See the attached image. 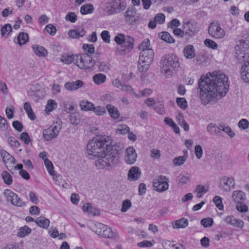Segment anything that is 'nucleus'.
<instances>
[{
  "mask_svg": "<svg viewBox=\"0 0 249 249\" xmlns=\"http://www.w3.org/2000/svg\"><path fill=\"white\" fill-rule=\"evenodd\" d=\"M228 78L220 71H214L202 75L198 80V88L202 104L207 105L215 98L224 96L228 91Z\"/></svg>",
  "mask_w": 249,
  "mask_h": 249,
  "instance_id": "1",
  "label": "nucleus"
},
{
  "mask_svg": "<svg viewBox=\"0 0 249 249\" xmlns=\"http://www.w3.org/2000/svg\"><path fill=\"white\" fill-rule=\"evenodd\" d=\"M112 140L108 136H96L89 141L87 145V153L89 159L94 160L103 155L106 149L110 148Z\"/></svg>",
  "mask_w": 249,
  "mask_h": 249,
  "instance_id": "2",
  "label": "nucleus"
},
{
  "mask_svg": "<svg viewBox=\"0 0 249 249\" xmlns=\"http://www.w3.org/2000/svg\"><path fill=\"white\" fill-rule=\"evenodd\" d=\"M110 148L106 149L103 156L96 160L95 163L96 166L99 168H106L114 165L117 163L119 155L123 152V145L120 143H116L109 146Z\"/></svg>",
  "mask_w": 249,
  "mask_h": 249,
  "instance_id": "3",
  "label": "nucleus"
},
{
  "mask_svg": "<svg viewBox=\"0 0 249 249\" xmlns=\"http://www.w3.org/2000/svg\"><path fill=\"white\" fill-rule=\"evenodd\" d=\"M235 50V56L238 61L244 63L240 70L241 78L244 82L249 83V46L242 40Z\"/></svg>",
  "mask_w": 249,
  "mask_h": 249,
  "instance_id": "4",
  "label": "nucleus"
},
{
  "mask_svg": "<svg viewBox=\"0 0 249 249\" xmlns=\"http://www.w3.org/2000/svg\"><path fill=\"white\" fill-rule=\"evenodd\" d=\"M161 64L162 66L161 71L164 72L168 76L172 75L171 69L175 70L179 67V59L174 54H168L162 57Z\"/></svg>",
  "mask_w": 249,
  "mask_h": 249,
  "instance_id": "5",
  "label": "nucleus"
},
{
  "mask_svg": "<svg viewBox=\"0 0 249 249\" xmlns=\"http://www.w3.org/2000/svg\"><path fill=\"white\" fill-rule=\"evenodd\" d=\"M76 65L80 69L85 70L91 69L96 64V61L88 53L77 55Z\"/></svg>",
  "mask_w": 249,
  "mask_h": 249,
  "instance_id": "6",
  "label": "nucleus"
},
{
  "mask_svg": "<svg viewBox=\"0 0 249 249\" xmlns=\"http://www.w3.org/2000/svg\"><path fill=\"white\" fill-rule=\"evenodd\" d=\"M182 29L184 30L185 36L189 37L195 35L199 31L197 23L195 21H184L182 22Z\"/></svg>",
  "mask_w": 249,
  "mask_h": 249,
  "instance_id": "7",
  "label": "nucleus"
},
{
  "mask_svg": "<svg viewBox=\"0 0 249 249\" xmlns=\"http://www.w3.org/2000/svg\"><path fill=\"white\" fill-rule=\"evenodd\" d=\"M168 182L169 179L166 177L160 176L153 180V186L157 191L163 192L168 189Z\"/></svg>",
  "mask_w": 249,
  "mask_h": 249,
  "instance_id": "8",
  "label": "nucleus"
},
{
  "mask_svg": "<svg viewBox=\"0 0 249 249\" xmlns=\"http://www.w3.org/2000/svg\"><path fill=\"white\" fill-rule=\"evenodd\" d=\"M125 8L124 3L121 0H113L107 7V12L109 15L120 13Z\"/></svg>",
  "mask_w": 249,
  "mask_h": 249,
  "instance_id": "9",
  "label": "nucleus"
},
{
  "mask_svg": "<svg viewBox=\"0 0 249 249\" xmlns=\"http://www.w3.org/2000/svg\"><path fill=\"white\" fill-rule=\"evenodd\" d=\"M7 201H10L11 204L18 207H24L26 205L25 202H22L21 199L14 192L10 189H6L3 192Z\"/></svg>",
  "mask_w": 249,
  "mask_h": 249,
  "instance_id": "10",
  "label": "nucleus"
},
{
  "mask_svg": "<svg viewBox=\"0 0 249 249\" xmlns=\"http://www.w3.org/2000/svg\"><path fill=\"white\" fill-rule=\"evenodd\" d=\"M208 31L211 36L217 39L222 38L225 35V31L220 27L219 24L217 23H211Z\"/></svg>",
  "mask_w": 249,
  "mask_h": 249,
  "instance_id": "11",
  "label": "nucleus"
},
{
  "mask_svg": "<svg viewBox=\"0 0 249 249\" xmlns=\"http://www.w3.org/2000/svg\"><path fill=\"white\" fill-rule=\"evenodd\" d=\"M61 129V127L57 125V123L53 124L49 128L44 129L43 131V136L46 141H49L52 139L56 138Z\"/></svg>",
  "mask_w": 249,
  "mask_h": 249,
  "instance_id": "12",
  "label": "nucleus"
},
{
  "mask_svg": "<svg viewBox=\"0 0 249 249\" xmlns=\"http://www.w3.org/2000/svg\"><path fill=\"white\" fill-rule=\"evenodd\" d=\"M134 39L129 36H126L125 42L123 43L120 47H118V50L123 53H127L130 52L134 47Z\"/></svg>",
  "mask_w": 249,
  "mask_h": 249,
  "instance_id": "13",
  "label": "nucleus"
},
{
  "mask_svg": "<svg viewBox=\"0 0 249 249\" xmlns=\"http://www.w3.org/2000/svg\"><path fill=\"white\" fill-rule=\"evenodd\" d=\"M154 56V51L152 49L142 50L140 54L139 59L141 61L152 63Z\"/></svg>",
  "mask_w": 249,
  "mask_h": 249,
  "instance_id": "14",
  "label": "nucleus"
},
{
  "mask_svg": "<svg viewBox=\"0 0 249 249\" xmlns=\"http://www.w3.org/2000/svg\"><path fill=\"white\" fill-rule=\"evenodd\" d=\"M126 156L125 160L127 164H133L137 159V154L133 147H129L125 150Z\"/></svg>",
  "mask_w": 249,
  "mask_h": 249,
  "instance_id": "15",
  "label": "nucleus"
},
{
  "mask_svg": "<svg viewBox=\"0 0 249 249\" xmlns=\"http://www.w3.org/2000/svg\"><path fill=\"white\" fill-rule=\"evenodd\" d=\"M137 11L135 8L131 7H128L125 12V20L126 22H129L133 23L136 21V16Z\"/></svg>",
  "mask_w": 249,
  "mask_h": 249,
  "instance_id": "16",
  "label": "nucleus"
},
{
  "mask_svg": "<svg viewBox=\"0 0 249 249\" xmlns=\"http://www.w3.org/2000/svg\"><path fill=\"white\" fill-rule=\"evenodd\" d=\"M224 221L228 224L237 228H241L244 226V222L241 219L235 218L233 215H228L225 217Z\"/></svg>",
  "mask_w": 249,
  "mask_h": 249,
  "instance_id": "17",
  "label": "nucleus"
},
{
  "mask_svg": "<svg viewBox=\"0 0 249 249\" xmlns=\"http://www.w3.org/2000/svg\"><path fill=\"white\" fill-rule=\"evenodd\" d=\"M141 171L139 167L133 166L131 167L128 173V179L130 181L137 180L141 176Z\"/></svg>",
  "mask_w": 249,
  "mask_h": 249,
  "instance_id": "18",
  "label": "nucleus"
},
{
  "mask_svg": "<svg viewBox=\"0 0 249 249\" xmlns=\"http://www.w3.org/2000/svg\"><path fill=\"white\" fill-rule=\"evenodd\" d=\"M86 32L83 27H79L76 29L71 30L69 31L68 35L72 38H79L85 36Z\"/></svg>",
  "mask_w": 249,
  "mask_h": 249,
  "instance_id": "19",
  "label": "nucleus"
},
{
  "mask_svg": "<svg viewBox=\"0 0 249 249\" xmlns=\"http://www.w3.org/2000/svg\"><path fill=\"white\" fill-rule=\"evenodd\" d=\"M83 84L82 81L78 80L75 82H67L65 84L64 87L67 90L72 91L81 88Z\"/></svg>",
  "mask_w": 249,
  "mask_h": 249,
  "instance_id": "20",
  "label": "nucleus"
},
{
  "mask_svg": "<svg viewBox=\"0 0 249 249\" xmlns=\"http://www.w3.org/2000/svg\"><path fill=\"white\" fill-rule=\"evenodd\" d=\"M184 56L188 59L194 58L196 56L195 49L193 45L189 44L186 46L183 49Z\"/></svg>",
  "mask_w": 249,
  "mask_h": 249,
  "instance_id": "21",
  "label": "nucleus"
},
{
  "mask_svg": "<svg viewBox=\"0 0 249 249\" xmlns=\"http://www.w3.org/2000/svg\"><path fill=\"white\" fill-rule=\"evenodd\" d=\"M208 132L212 135L219 136L221 134L220 124L217 125L215 124L210 123L207 127Z\"/></svg>",
  "mask_w": 249,
  "mask_h": 249,
  "instance_id": "22",
  "label": "nucleus"
},
{
  "mask_svg": "<svg viewBox=\"0 0 249 249\" xmlns=\"http://www.w3.org/2000/svg\"><path fill=\"white\" fill-rule=\"evenodd\" d=\"M152 93V90L150 89H145L143 90L139 91V93H136L132 88V91H130V94L132 96L136 98H140L142 97H145L149 96Z\"/></svg>",
  "mask_w": 249,
  "mask_h": 249,
  "instance_id": "23",
  "label": "nucleus"
},
{
  "mask_svg": "<svg viewBox=\"0 0 249 249\" xmlns=\"http://www.w3.org/2000/svg\"><path fill=\"white\" fill-rule=\"evenodd\" d=\"M232 199L237 203L241 202L245 200V194L241 191H234L232 194Z\"/></svg>",
  "mask_w": 249,
  "mask_h": 249,
  "instance_id": "24",
  "label": "nucleus"
},
{
  "mask_svg": "<svg viewBox=\"0 0 249 249\" xmlns=\"http://www.w3.org/2000/svg\"><path fill=\"white\" fill-rule=\"evenodd\" d=\"M77 55H69L68 53H64L62 55L61 61L67 64L73 62L76 64V61L77 60Z\"/></svg>",
  "mask_w": 249,
  "mask_h": 249,
  "instance_id": "25",
  "label": "nucleus"
},
{
  "mask_svg": "<svg viewBox=\"0 0 249 249\" xmlns=\"http://www.w3.org/2000/svg\"><path fill=\"white\" fill-rule=\"evenodd\" d=\"M32 48L35 53L39 57H45L48 54L47 50L41 46L35 45Z\"/></svg>",
  "mask_w": 249,
  "mask_h": 249,
  "instance_id": "26",
  "label": "nucleus"
},
{
  "mask_svg": "<svg viewBox=\"0 0 249 249\" xmlns=\"http://www.w3.org/2000/svg\"><path fill=\"white\" fill-rule=\"evenodd\" d=\"M112 84L115 87L119 88L122 90L126 91L129 94L130 93V91H132L131 86L125 85V84L121 82L118 79H116L114 80H113L112 82Z\"/></svg>",
  "mask_w": 249,
  "mask_h": 249,
  "instance_id": "27",
  "label": "nucleus"
},
{
  "mask_svg": "<svg viewBox=\"0 0 249 249\" xmlns=\"http://www.w3.org/2000/svg\"><path fill=\"white\" fill-rule=\"evenodd\" d=\"M106 108L112 118L114 119L119 118L120 112L116 107L110 104H108L107 105Z\"/></svg>",
  "mask_w": 249,
  "mask_h": 249,
  "instance_id": "28",
  "label": "nucleus"
},
{
  "mask_svg": "<svg viewBox=\"0 0 249 249\" xmlns=\"http://www.w3.org/2000/svg\"><path fill=\"white\" fill-rule=\"evenodd\" d=\"M35 223L40 227L44 229H47L50 225L49 219L45 218L44 216H40L37 217Z\"/></svg>",
  "mask_w": 249,
  "mask_h": 249,
  "instance_id": "29",
  "label": "nucleus"
},
{
  "mask_svg": "<svg viewBox=\"0 0 249 249\" xmlns=\"http://www.w3.org/2000/svg\"><path fill=\"white\" fill-rule=\"evenodd\" d=\"M224 184L225 187L224 190L226 191H229L231 188H233L235 185V182L233 178L225 177L223 178Z\"/></svg>",
  "mask_w": 249,
  "mask_h": 249,
  "instance_id": "30",
  "label": "nucleus"
},
{
  "mask_svg": "<svg viewBox=\"0 0 249 249\" xmlns=\"http://www.w3.org/2000/svg\"><path fill=\"white\" fill-rule=\"evenodd\" d=\"M162 246L164 249H183L182 245H177L174 243V242L169 240H165L162 242Z\"/></svg>",
  "mask_w": 249,
  "mask_h": 249,
  "instance_id": "31",
  "label": "nucleus"
},
{
  "mask_svg": "<svg viewBox=\"0 0 249 249\" xmlns=\"http://www.w3.org/2000/svg\"><path fill=\"white\" fill-rule=\"evenodd\" d=\"M188 225V220L185 218H182L173 223V226L174 228L176 229L184 228L187 227Z\"/></svg>",
  "mask_w": 249,
  "mask_h": 249,
  "instance_id": "32",
  "label": "nucleus"
},
{
  "mask_svg": "<svg viewBox=\"0 0 249 249\" xmlns=\"http://www.w3.org/2000/svg\"><path fill=\"white\" fill-rule=\"evenodd\" d=\"M94 7L91 4L87 3L82 5L80 8V12L82 15L91 14L93 12Z\"/></svg>",
  "mask_w": 249,
  "mask_h": 249,
  "instance_id": "33",
  "label": "nucleus"
},
{
  "mask_svg": "<svg viewBox=\"0 0 249 249\" xmlns=\"http://www.w3.org/2000/svg\"><path fill=\"white\" fill-rule=\"evenodd\" d=\"M24 109L28 114V117L31 120H34L36 119V116L32 110L31 106L29 102H26L24 104Z\"/></svg>",
  "mask_w": 249,
  "mask_h": 249,
  "instance_id": "34",
  "label": "nucleus"
},
{
  "mask_svg": "<svg viewBox=\"0 0 249 249\" xmlns=\"http://www.w3.org/2000/svg\"><path fill=\"white\" fill-rule=\"evenodd\" d=\"M29 40L28 35L23 32L20 33L17 37V43L20 45L25 44Z\"/></svg>",
  "mask_w": 249,
  "mask_h": 249,
  "instance_id": "35",
  "label": "nucleus"
},
{
  "mask_svg": "<svg viewBox=\"0 0 249 249\" xmlns=\"http://www.w3.org/2000/svg\"><path fill=\"white\" fill-rule=\"evenodd\" d=\"M80 106L82 110L89 111L92 110L94 105L91 102L83 100L80 102Z\"/></svg>",
  "mask_w": 249,
  "mask_h": 249,
  "instance_id": "36",
  "label": "nucleus"
},
{
  "mask_svg": "<svg viewBox=\"0 0 249 249\" xmlns=\"http://www.w3.org/2000/svg\"><path fill=\"white\" fill-rule=\"evenodd\" d=\"M159 36L162 40L167 43H172L175 42V39L169 33L167 32H163L160 33L159 34Z\"/></svg>",
  "mask_w": 249,
  "mask_h": 249,
  "instance_id": "37",
  "label": "nucleus"
},
{
  "mask_svg": "<svg viewBox=\"0 0 249 249\" xmlns=\"http://www.w3.org/2000/svg\"><path fill=\"white\" fill-rule=\"evenodd\" d=\"M2 178L4 182L8 185H11L13 182V178L10 174L7 171H4L1 174Z\"/></svg>",
  "mask_w": 249,
  "mask_h": 249,
  "instance_id": "38",
  "label": "nucleus"
},
{
  "mask_svg": "<svg viewBox=\"0 0 249 249\" xmlns=\"http://www.w3.org/2000/svg\"><path fill=\"white\" fill-rule=\"evenodd\" d=\"M208 191L204 186L201 185H198L196 189V197L197 198L201 197L205 194Z\"/></svg>",
  "mask_w": 249,
  "mask_h": 249,
  "instance_id": "39",
  "label": "nucleus"
},
{
  "mask_svg": "<svg viewBox=\"0 0 249 249\" xmlns=\"http://www.w3.org/2000/svg\"><path fill=\"white\" fill-rule=\"evenodd\" d=\"M31 229L28 226H25L19 229L17 235L18 237H24L27 235L30 234L31 232Z\"/></svg>",
  "mask_w": 249,
  "mask_h": 249,
  "instance_id": "40",
  "label": "nucleus"
},
{
  "mask_svg": "<svg viewBox=\"0 0 249 249\" xmlns=\"http://www.w3.org/2000/svg\"><path fill=\"white\" fill-rule=\"evenodd\" d=\"M221 131H223L228 135L230 138H233L235 136V133L231 129L228 125H225L222 124H220Z\"/></svg>",
  "mask_w": 249,
  "mask_h": 249,
  "instance_id": "41",
  "label": "nucleus"
},
{
  "mask_svg": "<svg viewBox=\"0 0 249 249\" xmlns=\"http://www.w3.org/2000/svg\"><path fill=\"white\" fill-rule=\"evenodd\" d=\"M93 80L95 84L99 85L105 82L106 76L102 73L96 74L93 76Z\"/></svg>",
  "mask_w": 249,
  "mask_h": 249,
  "instance_id": "42",
  "label": "nucleus"
},
{
  "mask_svg": "<svg viewBox=\"0 0 249 249\" xmlns=\"http://www.w3.org/2000/svg\"><path fill=\"white\" fill-rule=\"evenodd\" d=\"M105 228V225L100 223H98L95 224L93 231H94L98 235L102 237L103 234L102 232H104Z\"/></svg>",
  "mask_w": 249,
  "mask_h": 249,
  "instance_id": "43",
  "label": "nucleus"
},
{
  "mask_svg": "<svg viewBox=\"0 0 249 249\" xmlns=\"http://www.w3.org/2000/svg\"><path fill=\"white\" fill-rule=\"evenodd\" d=\"M151 64V63H148L145 62L141 61V60L139 59L138 64V68L139 71L141 72H144L146 71Z\"/></svg>",
  "mask_w": 249,
  "mask_h": 249,
  "instance_id": "44",
  "label": "nucleus"
},
{
  "mask_svg": "<svg viewBox=\"0 0 249 249\" xmlns=\"http://www.w3.org/2000/svg\"><path fill=\"white\" fill-rule=\"evenodd\" d=\"M188 156L184 155L183 156H178L173 160V163L175 166H181L184 164Z\"/></svg>",
  "mask_w": 249,
  "mask_h": 249,
  "instance_id": "45",
  "label": "nucleus"
},
{
  "mask_svg": "<svg viewBox=\"0 0 249 249\" xmlns=\"http://www.w3.org/2000/svg\"><path fill=\"white\" fill-rule=\"evenodd\" d=\"M57 107V104L53 100H49L47 103V106L45 108V111L47 114L55 109Z\"/></svg>",
  "mask_w": 249,
  "mask_h": 249,
  "instance_id": "46",
  "label": "nucleus"
},
{
  "mask_svg": "<svg viewBox=\"0 0 249 249\" xmlns=\"http://www.w3.org/2000/svg\"><path fill=\"white\" fill-rule=\"evenodd\" d=\"M95 65H97L99 71L107 72L109 70V64L106 62H99L96 61Z\"/></svg>",
  "mask_w": 249,
  "mask_h": 249,
  "instance_id": "47",
  "label": "nucleus"
},
{
  "mask_svg": "<svg viewBox=\"0 0 249 249\" xmlns=\"http://www.w3.org/2000/svg\"><path fill=\"white\" fill-rule=\"evenodd\" d=\"M213 223V218L211 217H207L203 218L200 221V224L204 228H208L212 226Z\"/></svg>",
  "mask_w": 249,
  "mask_h": 249,
  "instance_id": "48",
  "label": "nucleus"
},
{
  "mask_svg": "<svg viewBox=\"0 0 249 249\" xmlns=\"http://www.w3.org/2000/svg\"><path fill=\"white\" fill-rule=\"evenodd\" d=\"M102 233L103 234L102 237L104 238H111L114 236V234L111 229L107 225H106L105 230L104 232Z\"/></svg>",
  "mask_w": 249,
  "mask_h": 249,
  "instance_id": "49",
  "label": "nucleus"
},
{
  "mask_svg": "<svg viewBox=\"0 0 249 249\" xmlns=\"http://www.w3.org/2000/svg\"><path fill=\"white\" fill-rule=\"evenodd\" d=\"M44 163L49 174L51 176H54V171L53 170V163L48 159H45Z\"/></svg>",
  "mask_w": 249,
  "mask_h": 249,
  "instance_id": "50",
  "label": "nucleus"
},
{
  "mask_svg": "<svg viewBox=\"0 0 249 249\" xmlns=\"http://www.w3.org/2000/svg\"><path fill=\"white\" fill-rule=\"evenodd\" d=\"M12 31L11 26L9 24H6L1 28V35L2 37H4L5 35H9Z\"/></svg>",
  "mask_w": 249,
  "mask_h": 249,
  "instance_id": "51",
  "label": "nucleus"
},
{
  "mask_svg": "<svg viewBox=\"0 0 249 249\" xmlns=\"http://www.w3.org/2000/svg\"><path fill=\"white\" fill-rule=\"evenodd\" d=\"M65 20L71 23H74L77 20V16L74 12H70L66 15Z\"/></svg>",
  "mask_w": 249,
  "mask_h": 249,
  "instance_id": "52",
  "label": "nucleus"
},
{
  "mask_svg": "<svg viewBox=\"0 0 249 249\" xmlns=\"http://www.w3.org/2000/svg\"><path fill=\"white\" fill-rule=\"evenodd\" d=\"M70 121L73 125H77L80 122V118L79 115L78 113H74L72 114H71L69 116Z\"/></svg>",
  "mask_w": 249,
  "mask_h": 249,
  "instance_id": "53",
  "label": "nucleus"
},
{
  "mask_svg": "<svg viewBox=\"0 0 249 249\" xmlns=\"http://www.w3.org/2000/svg\"><path fill=\"white\" fill-rule=\"evenodd\" d=\"M126 36H125L122 34H118L115 37L114 40L119 45L118 47L123 44V43L124 41L126 38Z\"/></svg>",
  "mask_w": 249,
  "mask_h": 249,
  "instance_id": "54",
  "label": "nucleus"
},
{
  "mask_svg": "<svg viewBox=\"0 0 249 249\" xmlns=\"http://www.w3.org/2000/svg\"><path fill=\"white\" fill-rule=\"evenodd\" d=\"M82 48L85 52V53H88L89 55V54H93L94 53V47L92 44H84Z\"/></svg>",
  "mask_w": 249,
  "mask_h": 249,
  "instance_id": "55",
  "label": "nucleus"
},
{
  "mask_svg": "<svg viewBox=\"0 0 249 249\" xmlns=\"http://www.w3.org/2000/svg\"><path fill=\"white\" fill-rule=\"evenodd\" d=\"M213 201L215 203L216 207L220 210L223 209V205L222 202V198L219 196H215L213 199Z\"/></svg>",
  "mask_w": 249,
  "mask_h": 249,
  "instance_id": "56",
  "label": "nucleus"
},
{
  "mask_svg": "<svg viewBox=\"0 0 249 249\" xmlns=\"http://www.w3.org/2000/svg\"><path fill=\"white\" fill-rule=\"evenodd\" d=\"M176 102L178 105L183 109H185L187 107V101L184 98H177Z\"/></svg>",
  "mask_w": 249,
  "mask_h": 249,
  "instance_id": "57",
  "label": "nucleus"
},
{
  "mask_svg": "<svg viewBox=\"0 0 249 249\" xmlns=\"http://www.w3.org/2000/svg\"><path fill=\"white\" fill-rule=\"evenodd\" d=\"M204 44L207 47L213 49H216L218 47L216 42L210 39H205Z\"/></svg>",
  "mask_w": 249,
  "mask_h": 249,
  "instance_id": "58",
  "label": "nucleus"
},
{
  "mask_svg": "<svg viewBox=\"0 0 249 249\" xmlns=\"http://www.w3.org/2000/svg\"><path fill=\"white\" fill-rule=\"evenodd\" d=\"M92 110L97 115H104L105 113H106L105 108L101 106H97L96 107H94Z\"/></svg>",
  "mask_w": 249,
  "mask_h": 249,
  "instance_id": "59",
  "label": "nucleus"
},
{
  "mask_svg": "<svg viewBox=\"0 0 249 249\" xmlns=\"http://www.w3.org/2000/svg\"><path fill=\"white\" fill-rule=\"evenodd\" d=\"M149 45L150 41L149 39H145L139 45V49L141 51L147 49H150V48H148Z\"/></svg>",
  "mask_w": 249,
  "mask_h": 249,
  "instance_id": "60",
  "label": "nucleus"
},
{
  "mask_svg": "<svg viewBox=\"0 0 249 249\" xmlns=\"http://www.w3.org/2000/svg\"><path fill=\"white\" fill-rule=\"evenodd\" d=\"M190 175L188 174L186 175H180L178 177V183H180L181 185L186 184L190 181Z\"/></svg>",
  "mask_w": 249,
  "mask_h": 249,
  "instance_id": "61",
  "label": "nucleus"
},
{
  "mask_svg": "<svg viewBox=\"0 0 249 249\" xmlns=\"http://www.w3.org/2000/svg\"><path fill=\"white\" fill-rule=\"evenodd\" d=\"M236 209L240 212H247L248 211V207L244 203L242 202L237 203Z\"/></svg>",
  "mask_w": 249,
  "mask_h": 249,
  "instance_id": "62",
  "label": "nucleus"
},
{
  "mask_svg": "<svg viewBox=\"0 0 249 249\" xmlns=\"http://www.w3.org/2000/svg\"><path fill=\"white\" fill-rule=\"evenodd\" d=\"M101 36L105 42L107 43H109L110 42V36L108 31H103L101 34Z\"/></svg>",
  "mask_w": 249,
  "mask_h": 249,
  "instance_id": "63",
  "label": "nucleus"
},
{
  "mask_svg": "<svg viewBox=\"0 0 249 249\" xmlns=\"http://www.w3.org/2000/svg\"><path fill=\"white\" fill-rule=\"evenodd\" d=\"M44 30L52 36H54L56 32L55 27L52 24L47 25L45 28Z\"/></svg>",
  "mask_w": 249,
  "mask_h": 249,
  "instance_id": "64",
  "label": "nucleus"
}]
</instances>
